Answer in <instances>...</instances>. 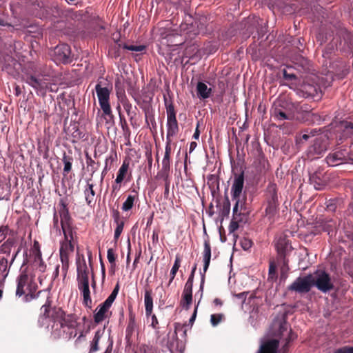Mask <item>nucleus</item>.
Listing matches in <instances>:
<instances>
[{"mask_svg": "<svg viewBox=\"0 0 353 353\" xmlns=\"http://www.w3.org/2000/svg\"><path fill=\"white\" fill-rule=\"evenodd\" d=\"M38 324L40 327L51 330L54 338L70 339L77 335L75 322H68L65 318L63 310L60 307H51L48 299L41 307Z\"/></svg>", "mask_w": 353, "mask_h": 353, "instance_id": "f257e3e1", "label": "nucleus"}, {"mask_svg": "<svg viewBox=\"0 0 353 353\" xmlns=\"http://www.w3.org/2000/svg\"><path fill=\"white\" fill-rule=\"evenodd\" d=\"M334 50L347 54L353 52V33L341 25H339L335 36L323 51V57L328 59Z\"/></svg>", "mask_w": 353, "mask_h": 353, "instance_id": "f03ea898", "label": "nucleus"}, {"mask_svg": "<svg viewBox=\"0 0 353 353\" xmlns=\"http://www.w3.org/2000/svg\"><path fill=\"white\" fill-rule=\"evenodd\" d=\"M17 285L16 290V296L22 297L24 303H28L33 299H37L39 295L47 290H40L37 294V284L32 276H29L26 272H22L17 278Z\"/></svg>", "mask_w": 353, "mask_h": 353, "instance_id": "7ed1b4c3", "label": "nucleus"}, {"mask_svg": "<svg viewBox=\"0 0 353 353\" xmlns=\"http://www.w3.org/2000/svg\"><path fill=\"white\" fill-rule=\"evenodd\" d=\"M77 281L78 289L82 294L83 305L86 307L90 309L92 307V299L89 287V272L85 259H83L82 263L77 261Z\"/></svg>", "mask_w": 353, "mask_h": 353, "instance_id": "20e7f679", "label": "nucleus"}, {"mask_svg": "<svg viewBox=\"0 0 353 353\" xmlns=\"http://www.w3.org/2000/svg\"><path fill=\"white\" fill-rule=\"evenodd\" d=\"M265 216L270 220L276 215L279 205L277 186L276 183H270L268 185L265 190Z\"/></svg>", "mask_w": 353, "mask_h": 353, "instance_id": "39448f33", "label": "nucleus"}, {"mask_svg": "<svg viewBox=\"0 0 353 353\" xmlns=\"http://www.w3.org/2000/svg\"><path fill=\"white\" fill-rule=\"evenodd\" d=\"M95 91L103 116L108 121H113L114 115L110 103V90L107 87H102L101 83H98L95 85Z\"/></svg>", "mask_w": 353, "mask_h": 353, "instance_id": "423d86ee", "label": "nucleus"}, {"mask_svg": "<svg viewBox=\"0 0 353 353\" xmlns=\"http://www.w3.org/2000/svg\"><path fill=\"white\" fill-rule=\"evenodd\" d=\"M71 49L69 45L61 43L57 45L52 50L50 57L52 60L57 64H67L72 61Z\"/></svg>", "mask_w": 353, "mask_h": 353, "instance_id": "0eeeda50", "label": "nucleus"}, {"mask_svg": "<svg viewBox=\"0 0 353 353\" xmlns=\"http://www.w3.org/2000/svg\"><path fill=\"white\" fill-rule=\"evenodd\" d=\"M314 286L319 291L326 293L334 288V284L330 276L325 271L317 270L313 276Z\"/></svg>", "mask_w": 353, "mask_h": 353, "instance_id": "6e6552de", "label": "nucleus"}, {"mask_svg": "<svg viewBox=\"0 0 353 353\" xmlns=\"http://www.w3.org/2000/svg\"><path fill=\"white\" fill-rule=\"evenodd\" d=\"M313 286V276L310 274L304 276H299L296 278L295 281L288 286V289L290 291H294L302 294L308 292Z\"/></svg>", "mask_w": 353, "mask_h": 353, "instance_id": "1a4fd4ad", "label": "nucleus"}, {"mask_svg": "<svg viewBox=\"0 0 353 353\" xmlns=\"http://www.w3.org/2000/svg\"><path fill=\"white\" fill-rule=\"evenodd\" d=\"M324 77L319 78V83L313 85L311 83H305L303 85V90L307 94L308 96L314 97H318L319 94L322 93V87L325 88L331 85L333 81L332 75H327L326 80L324 81Z\"/></svg>", "mask_w": 353, "mask_h": 353, "instance_id": "9d476101", "label": "nucleus"}, {"mask_svg": "<svg viewBox=\"0 0 353 353\" xmlns=\"http://www.w3.org/2000/svg\"><path fill=\"white\" fill-rule=\"evenodd\" d=\"M25 81L31 86L37 94L44 95L48 88V82L43 75L28 74L25 77Z\"/></svg>", "mask_w": 353, "mask_h": 353, "instance_id": "9b49d317", "label": "nucleus"}, {"mask_svg": "<svg viewBox=\"0 0 353 353\" xmlns=\"http://www.w3.org/2000/svg\"><path fill=\"white\" fill-rule=\"evenodd\" d=\"M327 139L325 137H316L307 149V154L311 159H316L327 150Z\"/></svg>", "mask_w": 353, "mask_h": 353, "instance_id": "f8f14e48", "label": "nucleus"}, {"mask_svg": "<svg viewBox=\"0 0 353 353\" xmlns=\"http://www.w3.org/2000/svg\"><path fill=\"white\" fill-rule=\"evenodd\" d=\"M178 325H175L174 331L172 333L168 334V342L166 346L170 353H183L185 350V343L178 338L177 331Z\"/></svg>", "mask_w": 353, "mask_h": 353, "instance_id": "ddd939ff", "label": "nucleus"}, {"mask_svg": "<svg viewBox=\"0 0 353 353\" xmlns=\"http://www.w3.org/2000/svg\"><path fill=\"white\" fill-rule=\"evenodd\" d=\"M349 152L344 150H339L329 154L326 158V163L329 166L335 167L346 163L348 159Z\"/></svg>", "mask_w": 353, "mask_h": 353, "instance_id": "4468645a", "label": "nucleus"}, {"mask_svg": "<svg viewBox=\"0 0 353 353\" xmlns=\"http://www.w3.org/2000/svg\"><path fill=\"white\" fill-rule=\"evenodd\" d=\"M244 186V173L235 174L233 183L231 187V196L235 203H240V197Z\"/></svg>", "mask_w": 353, "mask_h": 353, "instance_id": "2eb2a0df", "label": "nucleus"}, {"mask_svg": "<svg viewBox=\"0 0 353 353\" xmlns=\"http://www.w3.org/2000/svg\"><path fill=\"white\" fill-rule=\"evenodd\" d=\"M59 214L61 219V227L63 233H72V219L70 215L68 208L64 203H61V208L59 210Z\"/></svg>", "mask_w": 353, "mask_h": 353, "instance_id": "dca6fc26", "label": "nucleus"}, {"mask_svg": "<svg viewBox=\"0 0 353 353\" xmlns=\"http://www.w3.org/2000/svg\"><path fill=\"white\" fill-rule=\"evenodd\" d=\"M204 248L203 252V272H201V283H200V288L199 291H201V296H202L203 290V285L205 282V274L206 271L208 270L210 259H211V247L210 244L208 241H204Z\"/></svg>", "mask_w": 353, "mask_h": 353, "instance_id": "f3484780", "label": "nucleus"}, {"mask_svg": "<svg viewBox=\"0 0 353 353\" xmlns=\"http://www.w3.org/2000/svg\"><path fill=\"white\" fill-rule=\"evenodd\" d=\"M261 21L260 17L257 16H249L242 21L241 28L245 30V33L250 36L256 30L258 26H259Z\"/></svg>", "mask_w": 353, "mask_h": 353, "instance_id": "a211bd4d", "label": "nucleus"}, {"mask_svg": "<svg viewBox=\"0 0 353 353\" xmlns=\"http://www.w3.org/2000/svg\"><path fill=\"white\" fill-rule=\"evenodd\" d=\"M288 323L285 321L279 322L276 336L279 337L280 340H284L286 344L293 341L296 337L292 330L288 331Z\"/></svg>", "mask_w": 353, "mask_h": 353, "instance_id": "6ab92c4d", "label": "nucleus"}, {"mask_svg": "<svg viewBox=\"0 0 353 353\" xmlns=\"http://www.w3.org/2000/svg\"><path fill=\"white\" fill-rule=\"evenodd\" d=\"M276 249L278 256H283L288 255L292 250V247L285 236H281L276 243Z\"/></svg>", "mask_w": 353, "mask_h": 353, "instance_id": "aec40b11", "label": "nucleus"}, {"mask_svg": "<svg viewBox=\"0 0 353 353\" xmlns=\"http://www.w3.org/2000/svg\"><path fill=\"white\" fill-rule=\"evenodd\" d=\"M63 234L64 235V240L60 243L59 254H69L74 251V245L72 243L73 240L72 233Z\"/></svg>", "mask_w": 353, "mask_h": 353, "instance_id": "412c9836", "label": "nucleus"}, {"mask_svg": "<svg viewBox=\"0 0 353 353\" xmlns=\"http://www.w3.org/2000/svg\"><path fill=\"white\" fill-rule=\"evenodd\" d=\"M341 136L340 139H350L353 141V120L342 121L340 123Z\"/></svg>", "mask_w": 353, "mask_h": 353, "instance_id": "4be33fe9", "label": "nucleus"}, {"mask_svg": "<svg viewBox=\"0 0 353 353\" xmlns=\"http://www.w3.org/2000/svg\"><path fill=\"white\" fill-rule=\"evenodd\" d=\"M279 340L273 339L263 343L257 353H277Z\"/></svg>", "mask_w": 353, "mask_h": 353, "instance_id": "5701e85b", "label": "nucleus"}, {"mask_svg": "<svg viewBox=\"0 0 353 353\" xmlns=\"http://www.w3.org/2000/svg\"><path fill=\"white\" fill-rule=\"evenodd\" d=\"M309 181L316 190H322L325 185L323 174L321 171H315L310 175Z\"/></svg>", "mask_w": 353, "mask_h": 353, "instance_id": "b1692460", "label": "nucleus"}, {"mask_svg": "<svg viewBox=\"0 0 353 353\" xmlns=\"http://www.w3.org/2000/svg\"><path fill=\"white\" fill-rule=\"evenodd\" d=\"M68 130L71 134L72 143H77L79 140L84 139L85 133L79 128V124L77 122L71 123L68 128Z\"/></svg>", "mask_w": 353, "mask_h": 353, "instance_id": "393cba45", "label": "nucleus"}, {"mask_svg": "<svg viewBox=\"0 0 353 353\" xmlns=\"http://www.w3.org/2000/svg\"><path fill=\"white\" fill-rule=\"evenodd\" d=\"M108 311V308L103 307L101 304H99L94 313V323L99 324L105 319L109 318Z\"/></svg>", "mask_w": 353, "mask_h": 353, "instance_id": "a878e982", "label": "nucleus"}, {"mask_svg": "<svg viewBox=\"0 0 353 353\" xmlns=\"http://www.w3.org/2000/svg\"><path fill=\"white\" fill-rule=\"evenodd\" d=\"M91 179L87 180V185L85 186L83 193L86 203L92 206L94 203L95 191L94 190V184L90 183Z\"/></svg>", "mask_w": 353, "mask_h": 353, "instance_id": "bb28decb", "label": "nucleus"}, {"mask_svg": "<svg viewBox=\"0 0 353 353\" xmlns=\"http://www.w3.org/2000/svg\"><path fill=\"white\" fill-rule=\"evenodd\" d=\"M321 226L323 230L327 232L328 235L332 236L337 225L333 219L325 218L321 220Z\"/></svg>", "mask_w": 353, "mask_h": 353, "instance_id": "cd10ccee", "label": "nucleus"}, {"mask_svg": "<svg viewBox=\"0 0 353 353\" xmlns=\"http://www.w3.org/2000/svg\"><path fill=\"white\" fill-rule=\"evenodd\" d=\"M144 304L145 308V314L149 316L152 314L153 310V299L151 290H145L144 292Z\"/></svg>", "mask_w": 353, "mask_h": 353, "instance_id": "c85d7f7f", "label": "nucleus"}, {"mask_svg": "<svg viewBox=\"0 0 353 353\" xmlns=\"http://www.w3.org/2000/svg\"><path fill=\"white\" fill-rule=\"evenodd\" d=\"M196 91L199 99H205L210 97L212 89L208 88L205 83L199 82L196 85Z\"/></svg>", "mask_w": 353, "mask_h": 353, "instance_id": "c756f323", "label": "nucleus"}, {"mask_svg": "<svg viewBox=\"0 0 353 353\" xmlns=\"http://www.w3.org/2000/svg\"><path fill=\"white\" fill-rule=\"evenodd\" d=\"M230 212V201L228 196H225L223 203L220 206L219 211V216L221 219V221H223V219L228 217Z\"/></svg>", "mask_w": 353, "mask_h": 353, "instance_id": "7c9ffc66", "label": "nucleus"}, {"mask_svg": "<svg viewBox=\"0 0 353 353\" xmlns=\"http://www.w3.org/2000/svg\"><path fill=\"white\" fill-rule=\"evenodd\" d=\"M238 201L235 203L232 210V218L239 223H245L248 219V215L246 213H242L239 211Z\"/></svg>", "mask_w": 353, "mask_h": 353, "instance_id": "2f4dec72", "label": "nucleus"}, {"mask_svg": "<svg viewBox=\"0 0 353 353\" xmlns=\"http://www.w3.org/2000/svg\"><path fill=\"white\" fill-rule=\"evenodd\" d=\"M105 326L101 330H98L94 336L90 343V349L89 353H94L99 350V343L105 331Z\"/></svg>", "mask_w": 353, "mask_h": 353, "instance_id": "473e14b6", "label": "nucleus"}, {"mask_svg": "<svg viewBox=\"0 0 353 353\" xmlns=\"http://www.w3.org/2000/svg\"><path fill=\"white\" fill-rule=\"evenodd\" d=\"M132 193L133 194H129L122 205L121 209L124 212L129 211L132 208L134 201L138 196V192L135 190H133Z\"/></svg>", "mask_w": 353, "mask_h": 353, "instance_id": "72a5a7b5", "label": "nucleus"}, {"mask_svg": "<svg viewBox=\"0 0 353 353\" xmlns=\"http://www.w3.org/2000/svg\"><path fill=\"white\" fill-rule=\"evenodd\" d=\"M33 265L41 273H44L46 270V265L42 259L41 253L39 250L34 254Z\"/></svg>", "mask_w": 353, "mask_h": 353, "instance_id": "f704fd0d", "label": "nucleus"}, {"mask_svg": "<svg viewBox=\"0 0 353 353\" xmlns=\"http://www.w3.org/2000/svg\"><path fill=\"white\" fill-rule=\"evenodd\" d=\"M129 168V161H123L121 166L119 168L115 179L116 183H121L127 174Z\"/></svg>", "mask_w": 353, "mask_h": 353, "instance_id": "c9c22d12", "label": "nucleus"}, {"mask_svg": "<svg viewBox=\"0 0 353 353\" xmlns=\"http://www.w3.org/2000/svg\"><path fill=\"white\" fill-rule=\"evenodd\" d=\"M17 241L14 238H8L1 246V253L10 254L12 249L16 247Z\"/></svg>", "mask_w": 353, "mask_h": 353, "instance_id": "e433bc0d", "label": "nucleus"}, {"mask_svg": "<svg viewBox=\"0 0 353 353\" xmlns=\"http://www.w3.org/2000/svg\"><path fill=\"white\" fill-rule=\"evenodd\" d=\"M166 128V133H168L169 135H176L179 130L176 118L167 119Z\"/></svg>", "mask_w": 353, "mask_h": 353, "instance_id": "4c0bfd02", "label": "nucleus"}, {"mask_svg": "<svg viewBox=\"0 0 353 353\" xmlns=\"http://www.w3.org/2000/svg\"><path fill=\"white\" fill-rule=\"evenodd\" d=\"M172 152V149L165 148L164 157L162 159L161 165H162V171L168 174L170 170V154Z\"/></svg>", "mask_w": 353, "mask_h": 353, "instance_id": "58836bf2", "label": "nucleus"}, {"mask_svg": "<svg viewBox=\"0 0 353 353\" xmlns=\"http://www.w3.org/2000/svg\"><path fill=\"white\" fill-rule=\"evenodd\" d=\"M145 112V120L147 126H149L150 123H151L152 128L155 129L157 128V123L154 118V114L153 110H150L149 108H144Z\"/></svg>", "mask_w": 353, "mask_h": 353, "instance_id": "ea45409f", "label": "nucleus"}, {"mask_svg": "<svg viewBox=\"0 0 353 353\" xmlns=\"http://www.w3.org/2000/svg\"><path fill=\"white\" fill-rule=\"evenodd\" d=\"M164 103L166 108L167 119L176 118V112L174 106L171 100L170 101L164 96Z\"/></svg>", "mask_w": 353, "mask_h": 353, "instance_id": "a19ab883", "label": "nucleus"}, {"mask_svg": "<svg viewBox=\"0 0 353 353\" xmlns=\"http://www.w3.org/2000/svg\"><path fill=\"white\" fill-rule=\"evenodd\" d=\"M208 19L205 16H199L195 19V24L197 26L199 32L205 33L207 29Z\"/></svg>", "mask_w": 353, "mask_h": 353, "instance_id": "79ce46f5", "label": "nucleus"}, {"mask_svg": "<svg viewBox=\"0 0 353 353\" xmlns=\"http://www.w3.org/2000/svg\"><path fill=\"white\" fill-rule=\"evenodd\" d=\"M180 265H181V259L178 255H176L174 262V264L170 270V278L168 285H170L171 283L173 281V280L176 276V274L177 273L179 268H180Z\"/></svg>", "mask_w": 353, "mask_h": 353, "instance_id": "37998d69", "label": "nucleus"}, {"mask_svg": "<svg viewBox=\"0 0 353 353\" xmlns=\"http://www.w3.org/2000/svg\"><path fill=\"white\" fill-rule=\"evenodd\" d=\"M115 91L119 103H122L128 100L124 88L117 83L115 84Z\"/></svg>", "mask_w": 353, "mask_h": 353, "instance_id": "c03bdc74", "label": "nucleus"}, {"mask_svg": "<svg viewBox=\"0 0 353 353\" xmlns=\"http://www.w3.org/2000/svg\"><path fill=\"white\" fill-rule=\"evenodd\" d=\"M62 161L64 164L63 174V175H66L72 170V158L67 156L65 153H64Z\"/></svg>", "mask_w": 353, "mask_h": 353, "instance_id": "a18cd8bd", "label": "nucleus"}, {"mask_svg": "<svg viewBox=\"0 0 353 353\" xmlns=\"http://www.w3.org/2000/svg\"><path fill=\"white\" fill-rule=\"evenodd\" d=\"M59 255L60 260L62 263V272L64 274V276H65L69 268V254H59Z\"/></svg>", "mask_w": 353, "mask_h": 353, "instance_id": "49530a36", "label": "nucleus"}, {"mask_svg": "<svg viewBox=\"0 0 353 353\" xmlns=\"http://www.w3.org/2000/svg\"><path fill=\"white\" fill-rule=\"evenodd\" d=\"M272 117L276 121H283L290 119V117L281 109L275 108L272 112Z\"/></svg>", "mask_w": 353, "mask_h": 353, "instance_id": "de8ad7c7", "label": "nucleus"}, {"mask_svg": "<svg viewBox=\"0 0 353 353\" xmlns=\"http://www.w3.org/2000/svg\"><path fill=\"white\" fill-rule=\"evenodd\" d=\"M306 116L307 117H310L312 119V122L317 123L318 124H321L322 122L326 120L325 117L323 118L321 115L318 114L310 112H306Z\"/></svg>", "mask_w": 353, "mask_h": 353, "instance_id": "09e8293b", "label": "nucleus"}, {"mask_svg": "<svg viewBox=\"0 0 353 353\" xmlns=\"http://www.w3.org/2000/svg\"><path fill=\"white\" fill-rule=\"evenodd\" d=\"M123 48L124 49L134 51V52H143L145 50V46L144 45H128L124 44Z\"/></svg>", "mask_w": 353, "mask_h": 353, "instance_id": "8fccbe9b", "label": "nucleus"}, {"mask_svg": "<svg viewBox=\"0 0 353 353\" xmlns=\"http://www.w3.org/2000/svg\"><path fill=\"white\" fill-rule=\"evenodd\" d=\"M116 225H117V227L114 230V239L115 242H117L118 241L121 234L123 232V227H124V222H119V223H116Z\"/></svg>", "mask_w": 353, "mask_h": 353, "instance_id": "3c124183", "label": "nucleus"}, {"mask_svg": "<svg viewBox=\"0 0 353 353\" xmlns=\"http://www.w3.org/2000/svg\"><path fill=\"white\" fill-rule=\"evenodd\" d=\"M134 318L131 316L130 321L128 325L127 326L126 330H125V339H126L130 340V339L132 334L133 330H134Z\"/></svg>", "mask_w": 353, "mask_h": 353, "instance_id": "603ef678", "label": "nucleus"}, {"mask_svg": "<svg viewBox=\"0 0 353 353\" xmlns=\"http://www.w3.org/2000/svg\"><path fill=\"white\" fill-rule=\"evenodd\" d=\"M223 315L222 314H212L210 316V322L212 326H216L222 320Z\"/></svg>", "mask_w": 353, "mask_h": 353, "instance_id": "864d4df0", "label": "nucleus"}, {"mask_svg": "<svg viewBox=\"0 0 353 353\" xmlns=\"http://www.w3.org/2000/svg\"><path fill=\"white\" fill-rule=\"evenodd\" d=\"M240 244L243 250H248L252 246V241L248 238H243L240 241Z\"/></svg>", "mask_w": 353, "mask_h": 353, "instance_id": "5fc2aeb1", "label": "nucleus"}, {"mask_svg": "<svg viewBox=\"0 0 353 353\" xmlns=\"http://www.w3.org/2000/svg\"><path fill=\"white\" fill-rule=\"evenodd\" d=\"M192 295L183 294V303H182V306L183 307H185L186 310H188L189 307H190V305L192 303Z\"/></svg>", "mask_w": 353, "mask_h": 353, "instance_id": "6e6d98bb", "label": "nucleus"}, {"mask_svg": "<svg viewBox=\"0 0 353 353\" xmlns=\"http://www.w3.org/2000/svg\"><path fill=\"white\" fill-rule=\"evenodd\" d=\"M85 158L88 167L91 168V171L92 173L95 172L97 170V168L95 166V161L88 155V154H86Z\"/></svg>", "mask_w": 353, "mask_h": 353, "instance_id": "4d7b16f0", "label": "nucleus"}, {"mask_svg": "<svg viewBox=\"0 0 353 353\" xmlns=\"http://www.w3.org/2000/svg\"><path fill=\"white\" fill-rule=\"evenodd\" d=\"M239 224L240 223L239 222H237L234 219L232 218L228 227L229 232L233 233L236 230H237L239 228Z\"/></svg>", "mask_w": 353, "mask_h": 353, "instance_id": "13d9d810", "label": "nucleus"}, {"mask_svg": "<svg viewBox=\"0 0 353 353\" xmlns=\"http://www.w3.org/2000/svg\"><path fill=\"white\" fill-rule=\"evenodd\" d=\"M107 258H108V260L109 261V263L110 264H114L115 263V260H116V255L114 254V252L113 250V249L112 248H109L108 250V252H107Z\"/></svg>", "mask_w": 353, "mask_h": 353, "instance_id": "bf43d9fd", "label": "nucleus"}, {"mask_svg": "<svg viewBox=\"0 0 353 353\" xmlns=\"http://www.w3.org/2000/svg\"><path fill=\"white\" fill-rule=\"evenodd\" d=\"M117 154L115 152H112L111 154L108 156L105 160V164L107 163L108 165H112L113 162L117 161Z\"/></svg>", "mask_w": 353, "mask_h": 353, "instance_id": "052dcab7", "label": "nucleus"}, {"mask_svg": "<svg viewBox=\"0 0 353 353\" xmlns=\"http://www.w3.org/2000/svg\"><path fill=\"white\" fill-rule=\"evenodd\" d=\"M119 290V284H117L116 286L114 287V290L112 291L111 294L109 295V296L107 299H108L110 301L114 302L117 296Z\"/></svg>", "mask_w": 353, "mask_h": 353, "instance_id": "680f3d73", "label": "nucleus"}, {"mask_svg": "<svg viewBox=\"0 0 353 353\" xmlns=\"http://www.w3.org/2000/svg\"><path fill=\"white\" fill-rule=\"evenodd\" d=\"M9 228L8 226L0 227V242L3 241L7 236Z\"/></svg>", "mask_w": 353, "mask_h": 353, "instance_id": "e2e57ef3", "label": "nucleus"}, {"mask_svg": "<svg viewBox=\"0 0 353 353\" xmlns=\"http://www.w3.org/2000/svg\"><path fill=\"white\" fill-rule=\"evenodd\" d=\"M334 353H353V347L344 346L337 349Z\"/></svg>", "mask_w": 353, "mask_h": 353, "instance_id": "0e129e2a", "label": "nucleus"}, {"mask_svg": "<svg viewBox=\"0 0 353 353\" xmlns=\"http://www.w3.org/2000/svg\"><path fill=\"white\" fill-rule=\"evenodd\" d=\"M141 351L143 353H155L154 347L149 345H143L141 347Z\"/></svg>", "mask_w": 353, "mask_h": 353, "instance_id": "69168bd1", "label": "nucleus"}, {"mask_svg": "<svg viewBox=\"0 0 353 353\" xmlns=\"http://www.w3.org/2000/svg\"><path fill=\"white\" fill-rule=\"evenodd\" d=\"M283 77L285 79L288 81H292L296 79V77L293 73H288L285 69L283 70Z\"/></svg>", "mask_w": 353, "mask_h": 353, "instance_id": "338daca9", "label": "nucleus"}, {"mask_svg": "<svg viewBox=\"0 0 353 353\" xmlns=\"http://www.w3.org/2000/svg\"><path fill=\"white\" fill-rule=\"evenodd\" d=\"M61 10L57 6H52L50 7H47L46 12L47 13H61Z\"/></svg>", "mask_w": 353, "mask_h": 353, "instance_id": "774afa93", "label": "nucleus"}]
</instances>
